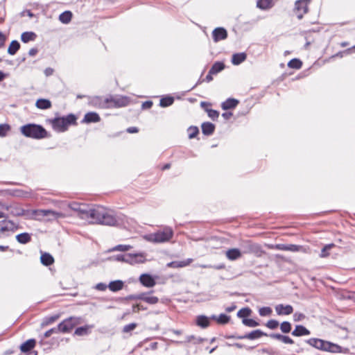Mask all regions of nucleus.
Here are the masks:
<instances>
[{"instance_id": "9b49d317", "label": "nucleus", "mask_w": 355, "mask_h": 355, "mask_svg": "<svg viewBox=\"0 0 355 355\" xmlns=\"http://www.w3.org/2000/svg\"><path fill=\"white\" fill-rule=\"evenodd\" d=\"M275 311L279 315H288L293 313V308L291 305L277 304L275 306Z\"/></svg>"}, {"instance_id": "f3484780", "label": "nucleus", "mask_w": 355, "mask_h": 355, "mask_svg": "<svg viewBox=\"0 0 355 355\" xmlns=\"http://www.w3.org/2000/svg\"><path fill=\"white\" fill-rule=\"evenodd\" d=\"M263 336H267L266 334L261 331L260 329H256L254 330L249 334H247L243 336H241V339H250V340H254L257 338H259Z\"/></svg>"}, {"instance_id": "09e8293b", "label": "nucleus", "mask_w": 355, "mask_h": 355, "mask_svg": "<svg viewBox=\"0 0 355 355\" xmlns=\"http://www.w3.org/2000/svg\"><path fill=\"white\" fill-rule=\"evenodd\" d=\"M206 111L208 114L209 117L211 118L212 120H216L219 116V112L215 110L207 109Z\"/></svg>"}, {"instance_id": "423d86ee", "label": "nucleus", "mask_w": 355, "mask_h": 355, "mask_svg": "<svg viewBox=\"0 0 355 355\" xmlns=\"http://www.w3.org/2000/svg\"><path fill=\"white\" fill-rule=\"evenodd\" d=\"M80 323V318L78 317H69L58 324L60 333H69L76 325Z\"/></svg>"}, {"instance_id": "79ce46f5", "label": "nucleus", "mask_w": 355, "mask_h": 355, "mask_svg": "<svg viewBox=\"0 0 355 355\" xmlns=\"http://www.w3.org/2000/svg\"><path fill=\"white\" fill-rule=\"evenodd\" d=\"M281 331L284 333H289L291 330V324L289 322L284 321L280 324Z\"/></svg>"}, {"instance_id": "ea45409f", "label": "nucleus", "mask_w": 355, "mask_h": 355, "mask_svg": "<svg viewBox=\"0 0 355 355\" xmlns=\"http://www.w3.org/2000/svg\"><path fill=\"white\" fill-rule=\"evenodd\" d=\"M204 339L200 337H196L195 336L191 335L186 337L184 343H193L194 344H198L203 342Z\"/></svg>"}, {"instance_id": "a18cd8bd", "label": "nucleus", "mask_w": 355, "mask_h": 355, "mask_svg": "<svg viewBox=\"0 0 355 355\" xmlns=\"http://www.w3.org/2000/svg\"><path fill=\"white\" fill-rule=\"evenodd\" d=\"M242 322L245 326H248L250 327H257L259 325V322H257V321H255L253 319L244 318V319H243Z\"/></svg>"}, {"instance_id": "e433bc0d", "label": "nucleus", "mask_w": 355, "mask_h": 355, "mask_svg": "<svg viewBox=\"0 0 355 355\" xmlns=\"http://www.w3.org/2000/svg\"><path fill=\"white\" fill-rule=\"evenodd\" d=\"M19 48L20 44L19 43V42L17 40H13L10 44V46L8 49V53L11 55H13L17 52Z\"/></svg>"}, {"instance_id": "0e129e2a", "label": "nucleus", "mask_w": 355, "mask_h": 355, "mask_svg": "<svg viewBox=\"0 0 355 355\" xmlns=\"http://www.w3.org/2000/svg\"><path fill=\"white\" fill-rule=\"evenodd\" d=\"M107 286L104 283H98L95 286V288L98 291H103L107 288Z\"/></svg>"}, {"instance_id": "7c9ffc66", "label": "nucleus", "mask_w": 355, "mask_h": 355, "mask_svg": "<svg viewBox=\"0 0 355 355\" xmlns=\"http://www.w3.org/2000/svg\"><path fill=\"white\" fill-rule=\"evenodd\" d=\"M16 239L19 243L26 244L31 241V236L30 234H28L27 232H24V233L17 234L16 236Z\"/></svg>"}, {"instance_id": "58836bf2", "label": "nucleus", "mask_w": 355, "mask_h": 355, "mask_svg": "<svg viewBox=\"0 0 355 355\" xmlns=\"http://www.w3.org/2000/svg\"><path fill=\"white\" fill-rule=\"evenodd\" d=\"M302 66V61L297 58H293L288 63V67L291 69H300Z\"/></svg>"}, {"instance_id": "bb28decb", "label": "nucleus", "mask_w": 355, "mask_h": 355, "mask_svg": "<svg viewBox=\"0 0 355 355\" xmlns=\"http://www.w3.org/2000/svg\"><path fill=\"white\" fill-rule=\"evenodd\" d=\"M35 106L38 109L46 110L51 107V103L48 99L40 98L36 101Z\"/></svg>"}, {"instance_id": "338daca9", "label": "nucleus", "mask_w": 355, "mask_h": 355, "mask_svg": "<svg viewBox=\"0 0 355 355\" xmlns=\"http://www.w3.org/2000/svg\"><path fill=\"white\" fill-rule=\"evenodd\" d=\"M141 297V293L136 294V295H130L128 297L129 300H140Z\"/></svg>"}, {"instance_id": "f257e3e1", "label": "nucleus", "mask_w": 355, "mask_h": 355, "mask_svg": "<svg viewBox=\"0 0 355 355\" xmlns=\"http://www.w3.org/2000/svg\"><path fill=\"white\" fill-rule=\"evenodd\" d=\"M70 207L78 217L89 223L112 226L117 223L115 216L103 207L78 203H73Z\"/></svg>"}, {"instance_id": "c756f323", "label": "nucleus", "mask_w": 355, "mask_h": 355, "mask_svg": "<svg viewBox=\"0 0 355 355\" xmlns=\"http://www.w3.org/2000/svg\"><path fill=\"white\" fill-rule=\"evenodd\" d=\"M212 320H216L218 323L225 324L229 322L230 317L224 313L220 314L218 316L213 315L210 318Z\"/></svg>"}, {"instance_id": "8fccbe9b", "label": "nucleus", "mask_w": 355, "mask_h": 355, "mask_svg": "<svg viewBox=\"0 0 355 355\" xmlns=\"http://www.w3.org/2000/svg\"><path fill=\"white\" fill-rule=\"evenodd\" d=\"M87 327H80L76 329L74 334L77 336H83L87 334Z\"/></svg>"}, {"instance_id": "20e7f679", "label": "nucleus", "mask_w": 355, "mask_h": 355, "mask_svg": "<svg viewBox=\"0 0 355 355\" xmlns=\"http://www.w3.org/2000/svg\"><path fill=\"white\" fill-rule=\"evenodd\" d=\"M76 116L69 114L66 116L56 117L51 121L52 127L54 130L62 132L67 130L69 125L76 124Z\"/></svg>"}, {"instance_id": "f704fd0d", "label": "nucleus", "mask_w": 355, "mask_h": 355, "mask_svg": "<svg viewBox=\"0 0 355 355\" xmlns=\"http://www.w3.org/2000/svg\"><path fill=\"white\" fill-rule=\"evenodd\" d=\"M36 38V34L33 32H24L21 35V40L24 43L33 41Z\"/></svg>"}, {"instance_id": "c03bdc74", "label": "nucleus", "mask_w": 355, "mask_h": 355, "mask_svg": "<svg viewBox=\"0 0 355 355\" xmlns=\"http://www.w3.org/2000/svg\"><path fill=\"white\" fill-rule=\"evenodd\" d=\"M334 245L333 243L326 245L321 250V253L320 254V257L322 258L327 257L329 254L328 252V250H329L332 247H334Z\"/></svg>"}, {"instance_id": "e2e57ef3", "label": "nucleus", "mask_w": 355, "mask_h": 355, "mask_svg": "<svg viewBox=\"0 0 355 355\" xmlns=\"http://www.w3.org/2000/svg\"><path fill=\"white\" fill-rule=\"evenodd\" d=\"M146 308L140 304H137L136 305L132 306V311L133 312H138L140 310H146Z\"/></svg>"}, {"instance_id": "774afa93", "label": "nucleus", "mask_w": 355, "mask_h": 355, "mask_svg": "<svg viewBox=\"0 0 355 355\" xmlns=\"http://www.w3.org/2000/svg\"><path fill=\"white\" fill-rule=\"evenodd\" d=\"M152 105H153V102L150 101H146L142 104V107L144 108H150L152 107Z\"/></svg>"}, {"instance_id": "6ab92c4d", "label": "nucleus", "mask_w": 355, "mask_h": 355, "mask_svg": "<svg viewBox=\"0 0 355 355\" xmlns=\"http://www.w3.org/2000/svg\"><path fill=\"white\" fill-rule=\"evenodd\" d=\"M226 257L229 260L234 261L241 257V252L237 248H232L226 252Z\"/></svg>"}, {"instance_id": "603ef678", "label": "nucleus", "mask_w": 355, "mask_h": 355, "mask_svg": "<svg viewBox=\"0 0 355 355\" xmlns=\"http://www.w3.org/2000/svg\"><path fill=\"white\" fill-rule=\"evenodd\" d=\"M272 313V309L270 307H262L259 310V313L261 316L269 315Z\"/></svg>"}, {"instance_id": "69168bd1", "label": "nucleus", "mask_w": 355, "mask_h": 355, "mask_svg": "<svg viewBox=\"0 0 355 355\" xmlns=\"http://www.w3.org/2000/svg\"><path fill=\"white\" fill-rule=\"evenodd\" d=\"M331 349L334 350V351H330V352H332V353L340 352H341V347L338 345H336V344H334L333 343Z\"/></svg>"}, {"instance_id": "39448f33", "label": "nucleus", "mask_w": 355, "mask_h": 355, "mask_svg": "<svg viewBox=\"0 0 355 355\" xmlns=\"http://www.w3.org/2000/svg\"><path fill=\"white\" fill-rule=\"evenodd\" d=\"M114 259L118 261L125 262L130 264L144 263L146 261L145 256L142 253L118 254L115 256Z\"/></svg>"}, {"instance_id": "412c9836", "label": "nucleus", "mask_w": 355, "mask_h": 355, "mask_svg": "<svg viewBox=\"0 0 355 355\" xmlns=\"http://www.w3.org/2000/svg\"><path fill=\"white\" fill-rule=\"evenodd\" d=\"M247 58V55L245 53H238L232 55V63L234 65H239L244 62Z\"/></svg>"}, {"instance_id": "49530a36", "label": "nucleus", "mask_w": 355, "mask_h": 355, "mask_svg": "<svg viewBox=\"0 0 355 355\" xmlns=\"http://www.w3.org/2000/svg\"><path fill=\"white\" fill-rule=\"evenodd\" d=\"M131 246L128 245H118L114 246L111 251H121L125 252L131 249Z\"/></svg>"}, {"instance_id": "1a4fd4ad", "label": "nucleus", "mask_w": 355, "mask_h": 355, "mask_svg": "<svg viewBox=\"0 0 355 355\" xmlns=\"http://www.w3.org/2000/svg\"><path fill=\"white\" fill-rule=\"evenodd\" d=\"M36 219L41 220L44 217H50L52 218H58L62 214L50 209H37L33 211Z\"/></svg>"}, {"instance_id": "a19ab883", "label": "nucleus", "mask_w": 355, "mask_h": 355, "mask_svg": "<svg viewBox=\"0 0 355 355\" xmlns=\"http://www.w3.org/2000/svg\"><path fill=\"white\" fill-rule=\"evenodd\" d=\"M251 313V309L250 308H243L240 309L237 313V316L239 318H243V319L248 316H249Z\"/></svg>"}, {"instance_id": "b1692460", "label": "nucleus", "mask_w": 355, "mask_h": 355, "mask_svg": "<svg viewBox=\"0 0 355 355\" xmlns=\"http://www.w3.org/2000/svg\"><path fill=\"white\" fill-rule=\"evenodd\" d=\"M309 334L310 331L302 325H297L292 332V335L294 336H307Z\"/></svg>"}, {"instance_id": "c9c22d12", "label": "nucleus", "mask_w": 355, "mask_h": 355, "mask_svg": "<svg viewBox=\"0 0 355 355\" xmlns=\"http://www.w3.org/2000/svg\"><path fill=\"white\" fill-rule=\"evenodd\" d=\"M272 0H257V6L261 10H267L272 6Z\"/></svg>"}, {"instance_id": "6e6552de", "label": "nucleus", "mask_w": 355, "mask_h": 355, "mask_svg": "<svg viewBox=\"0 0 355 355\" xmlns=\"http://www.w3.org/2000/svg\"><path fill=\"white\" fill-rule=\"evenodd\" d=\"M242 247L243 253L244 254H254L257 256H260L261 254L262 253L261 246L250 241L243 242Z\"/></svg>"}, {"instance_id": "864d4df0", "label": "nucleus", "mask_w": 355, "mask_h": 355, "mask_svg": "<svg viewBox=\"0 0 355 355\" xmlns=\"http://www.w3.org/2000/svg\"><path fill=\"white\" fill-rule=\"evenodd\" d=\"M137 324L136 323H130L128 324H126L123 328V333H128L131 331L134 330L137 327Z\"/></svg>"}, {"instance_id": "4c0bfd02", "label": "nucleus", "mask_w": 355, "mask_h": 355, "mask_svg": "<svg viewBox=\"0 0 355 355\" xmlns=\"http://www.w3.org/2000/svg\"><path fill=\"white\" fill-rule=\"evenodd\" d=\"M174 102V98L172 96L163 97L159 101V105L162 107H166L171 105Z\"/></svg>"}, {"instance_id": "680f3d73", "label": "nucleus", "mask_w": 355, "mask_h": 355, "mask_svg": "<svg viewBox=\"0 0 355 355\" xmlns=\"http://www.w3.org/2000/svg\"><path fill=\"white\" fill-rule=\"evenodd\" d=\"M332 345H333V343H330L329 341H325L324 340V347H323L322 350L323 351H326V352H330V351H333L331 349Z\"/></svg>"}, {"instance_id": "f03ea898", "label": "nucleus", "mask_w": 355, "mask_h": 355, "mask_svg": "<svg viewBox=\"0 0 355 355\" xmlns=\"http://www.w3.org/2000/svg\"><path fill=\"white\" fill-rule=\"evenodd\" d=\"M173 236V231L170 227H164L162 230L144 236V239L151 243H162L169 241Z\"/></svg>"}, {"instance_id": "bf43d9fd", "label": "nucleus", "mask_w": 355, "mask_h": 355, "mask_svg": "<svg viewBox=\"0 0 355 355\" xmlns=\"http://www.w3.org/2000/svg\"><path fill=\"white\" fill-rule=\"evenodd\" d=\"M12 194L17 197H26L29 193L23 190H15Z\"/></svg>"}, {"instance_id": "ddd939ff", "label": "nucleus", "mask_w": 355, "mask_h": 355, "mask_svg": "<svg viewBox=\"0 0 355 355\" xmlns=\"http://www.w3.org/2000/svg\"><path fill=\"white\" fill-rule=\"evenodd\" d=\"M101 118L99 115L96 112H90L85 114L83 119L82 120V123H97L99 122Z\"/></svg>"}, {"instance_id": "0eeeda50", "label": "nucleus", "mask_w": 355, "mask_h": 355, "mask_svg": "<svg viewBox=\"0 0 355 355\" xmlns=\"http://www.w3.org/2000/svg\"><path fill=\"white\" fill-rule=\"evenodd\" d=\"M311 0H297L295 3L294 12L298 19H302L309 11V4Z\"/></svg>"}, {"instance_id": "de8ad7c7", "label": "nucleus", "mask_w": 355, "mask_h": 355, "mask_svg": "<svg viewBox=\"0 0 355 355\" xmlns=\"http://www.w3.org/2000/svg\"><path fill=\"white\" fill-rule=\"evenodd\" d=\"M58 318H59V315H51V316H49V317H46V318H45L42 324L43 325H48V324H52L53 322L56 321Z\"/></svg>"}, {"instance_id": "052dcab7", "label": "nucleus", "mask_w": 355, "mask_h": 355, "mask_svg": "<svg viewBox=\"0 0 355 355\" xmlns=\"http://www.w3.org/2000/svg\"><path fill=\"white\" fill-rule=\"evenodd\" d=\"M270 248L278 250L287 251V244H276L275 245H271Z\"/></svg>"}, {"instance_id": "2eb2a0df", "label": "nucleus", "mask_w": 355, "mask_h": 355, "mask_svg": "<svg viewBox=\"0 0 355 355\" xmlns=\"http://www.w3.org/2000/svg\"><path fill=\"white\" fill-rule=\"evenodd\" d=\"M153 291L148 293H141V297H140L141 300L149 304H155L159 302V299L156 296H153L150 294Z\"/></svg>"}, {"instance_id": "4be33fe9", "label": "nucleus", "mask_w": 355, "mask_h": 355, "mask_svg": "<svg viewBox=\"0 0 355 355\" xmlns=\"http://www.w3.org/2000/svg\"><path fill=\"white\" fill-rule=\"evenodd\" d=\"M239 104V101L235 98H227L225 101L222 103L221 107L224 110H230L236 107Z\"/></svg>"}, {"instance_id": "5701e85b", "label": "nucleus", "mask_w": 355, "mask_h": 355, "mask_svg": "<svg viewBox=\"0 0 355 355\" xmlns=\"http://www.w3.org/2000/svg\"><path fill=\"white\" fill-rule=\"evenodd\" d=\"M202 132L205 135H211L215 130V125L210 122H205L201 125Z\"/></svg>"}, {"instance_id": "7ed1b4c3", "label": "nucleus", "mask_w": 355, "mask_h": 355, "mask_svg": "<svg viewBox=\"0 0 355 355\" xmlns=\"http://www.w3.org/2000/svg\"><path fill=\"white\" fill-rule=\"evenodd\" d=\"M21 132L26 137L40 139L46 137V130L40 125L28 123L20 128Z\"/></svg>"}, {"instance_id": "3c124183", "label": "nucleus", "mask_w": 355, "mask_h": 355, "mask_svg": "<svg viewBox=\"0 0 355 355\" xmlns=\"http://www.w3.org/2000/svg\"><path fill=\"white\" fill-rule=\"evenodd\" d=\"M60 331L59 329L58 326L57 327H53L50 329L49 330L46 331L44 334V338H49L53 334H58L60 333Z\"/></svg>"}, {"instance_id": "13d9d810", "label": "nucleus", "mask_w": 355, "mask_h": 355, "mask_svg": "<svg viewBox=\"0 0 355 355\" xmlns=\"http://www.w3.org/2000/svg\"><path fill=\"white\" fill-rule=\"evenodd\" d=\"M355 49V46H353L352 48L347 49L343 51L338 52L335 55V56L342 58L345 55H349L352 52V49Z\"/></svg>"}, {"instance_id": "f8f14e48", "label": "nucleus", "mask_w": 355, "mask_h": 355, "mask_svg": "<svg viewBox=\"0 0 355 355\" xmlns=\"http://www.w3.org/2000/svg\"><path fill=\"white\" fill-rule=\"evenodd\" d=\"M139 281L142 285L148 288H152L156 284L155 279L149 274L141 275Z\"/></svg>"}, {"instance_id": "393cba45", "label": "nucleus", "mask_w": 355, "mask_h": 355, "mask_svg": "<svg viewBox=\"0 0 355 355\" xmlns=\"http://www.w3.org/2000/svg\"><path fill=\"white\" fill-rule=\"evenodd\" d=\"M306 343L311 346L318 349L322 350L324 347V340L319 338H310L306 340Z\"/></svg>"}, {"instance_id": "dca6fc26", "label": "nucleus", "mask_w": 355, "mask_h": 355, "mask_svg": "<svg viewBox=\"0 0 355 355\" xmlns=\"http://www.w3.org/2000/svg\"><path fill=\"white\" fill-rule=\"evenodd\" d=\"M210 318L204 315H200L196 317V323L202 329H205L210 325Z\"/></svg>"}, {"instance_id": "4d7b16f0", "label": "nucleus", "mask_w": 355, "mask_h": 355, "mask_svg": "<svg viewBox=\"0 0 355 355\" xmlns=\"http://www.w3.org/2000/svg\"><path fill=\"white\" fill-rule=\"evenodd\" d=\"M278 326L279 322L275 320H270L266 323V327L270 329H275Z\"/></svg>"}, {"instance_id": "473e14b6", "label": "nucleus", "mask_w": 355, "mask_h": 355, "mask_svg": "<svg viewBox=\"0 0 355 355\" xmlns=\"http://www.w3.org/2000/svg\"><path fill=\"white\" fill-rule=\"evenodd\" d=\"M71 18L72 13L69 10L64 11L59 15V20L64 24H69L71 21Z\"/></svg>"}, {"instance_id": "5fc2aeb1", "label": "nucleus", "mask_w": 355, "mask_h": 355, "mask_svg": "<svg viewBox=\"0 0 355 355\" xmlns=\"http://www.w3.org/2000/svg\"><path fill=\"white\" fill-rule=\"evenodd\" d=\"M302 249V246L295 244H287V251L298 252Z\"/></svg>"}, {"instance_id": "2f4dec72", "label": "nucleus", "mask_w": 355, "mask_h": 355, "mask_svg": "<svg viewBox=\"0 0 355 355\" xmlns=\"http://www.w3.org/2000/svg\"><path fill=\"white\" fill-rule=\"evenodd\" d=\"M225 69V64L222 62H216L209 69V73L217 74Z\"/></svg>"}, {"instance_id": "cd10ccee", "label": "nucleus", "mask_w": 355, "mask_h": 355, "mask_svg": "<svg viewBox=\"0 0 355 355\" xmlns=\"http://www.w3.org/2000/svg\"><path fill=\"white\" fill-rule=\"evenodd\" d=\"M123 286V282L121 280L112 281L108 285L109 289L113 292H116L121 290Z\"/></svg>"}, {"instance_id": "a211bd4d", "label": "nucleus", "mask_w": 355, "mask_h": 355, "mask_svg": "<svg viewBox=\"0 0 355 355\" xmlns=\"http://www.w3.org/2000/svg\"><path fill=\"white\" fill-rule=\"evenodd\" d=\"M91 104L97 107H108V103L110 101L108 98L103 99L100 97H95L91 101Z\"/></svg>"}, {"instance_id": "a878e982", "label": "nucleus", "mask_w": 355, "mask_h": 355, "mask_svg": "<svg viewBox=\"0 0 355 355\" xmlns=\"http://www.w3.org/2000/svg\"><path fill=\"white\" fill-rule=\"evenodd\" d=\"M270 337L279 340L286 344H293L294 343V341L290 337L279 334H271Z\"/></svg>"}, {"instance_id": "aec40b11", "label": "nucleus", "mask_w": 355, "mask_h": 355, "mask_svg": "<svg viewBox=\"0 0 355 355\" xmlns=\"http://www.w3.org/2000/svg\"><path fill=\"white\" fill-rule=\"evenodd\" d=\"M35 344L36 341L35 339H28L21 345L20 349L22 352H28L35 347Z\"/></svg>"}, {"instance_id": "37998d69", "label": "nucleus", "mask_w": 355, "mask_h": 355, "mask_svg": "<svg viewBox=\"0 0 355 355\" xmlns=\"http://www.w3.org/2000/svg\"><path fill=\"white\" fill-rule=\"evenodd\" d=\"M199 132V130L196 126H191L188 128L189 138H195Z\"/></svg>"}, {"instance_id": "72a5a7b5", "label": "nucleus", "mask_w": 355, "mask_h": 355, "mask_svg": "<svg viewBox=\"0 0 355 355\" xmlns=\"http://www.w3.org/2000/svg\"><path fill=\"white\" fill-rule=\"evenodd\" d=\"M41 262L43 265L48 266L54 262L53 257L49 253H44L40 257Z\"/></svg>"}, {"instance_id": "6e6d98bb", "label": "nucleus", "mask_w": 355, "mask_h": 355, "mask_svg": "<svg viewBox=\"0 0 355 355\" xmlns=\"http://www.w3.org/2000/svg\"><path fill=\"white\" fill-rule=\"evenodd\" d=\"M10 130V126L8 124H0V136L4 137L6 135L8 131Z\"/></svg>"}, {"instance_id": "4468645a", "label": "nucleus", "mask_w": 355, "mask_h": 355, "mask_svg": "<svg viewBox=\"0 0 355 355\" xmlns=\"http://www.w3.org/2000/svg\"><path fill=\"white\" fill-rule=\"evenodd\" d=\"M192 262H193V259L189 258V259H187L183 261H171L170 263H168L167 267L173 268H183V267L189 266Z\"/></svg>"}, {"instance_id": "c85d7f7f", "label": "nucleus", "mask_w": 355, "mask_h": 355, "mask_svg": "<svg viewBox=\"0 0 355 355\" xmlns=\"http://www.w3.org/2000/svg\"><path fill=\"white\" fill-rule=\"evenodd\" d=\"M14 225V223L10 220H1L0 221V231L1 232H5L12 230Z\"/></svg>"}, {"instance_id": "9d476101", "label": "nucleus", "mask_w": 355, "mask_h": 355, "mask_svg": "<svg viewBox=\"0 0 355 355\" xmlns=\"http://www.w3.org/2000/svg\"><path fill=\"white\" fill-rule=\"evenodd\" d=\"M212 37L215 42L225 40L227 37V31L222 27L216 28L212 32Z\"/></svg>"}]
</instances>
